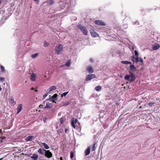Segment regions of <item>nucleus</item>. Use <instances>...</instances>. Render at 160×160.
I'll return each instance as SVG.
<instances>
[{"label":"nucleus","instance_id":"f257e3e1","mask_svg":"<svg viewBox=\"0 0 160 160\" xmlns=\"http://www.w3.org/2000/svg\"><path fill=\"white\" fill-rule=\"evenodd\" d=\"M131 78L130 80V82L134 81L136 79L135 75L132 72H130V75H127L124 77V79L126 80H128L130 78Z\"/></svg>","mask_w":160,"mask_h":160},{"label":"nucleus","instance_id":"f03ea898","mask_svg":"<svg viewBox=\"0 0 160 160\" xmlns=\"http://www.w3.org/2000/svg\"><path fill=\"white\" fill-rule=\"evenodd\" d=\"M63 47L62 45L60 44L57 46L54 49V51L56 54L58 55L60 54L62 51Z\"/></svg>","mask_w":160,"mask_h":160},{"label":"nucleus","instance_id":"7ed1b4c3","mask_svg":"<svg viewBox=\"0 0 160 160\" xmlns=\"http://www.w3.org/2000/svg\"><path fill=\"white\" fill-rule=\"evenodd\" d=\"M78 28L81 30L84 35H87L88 31L85 27L80 24L78 26Z\"/></svg>","mask_w":160,"mask_h":160},{"label":"nucleus","instance_id":"20e7f679","mask_svg":"<svg viewBox=\"0 0 160 160\" xmlns=\"http://www.w3.org/2000/svg\"><path fill=\"white\" fill-rule=\"evenodd\" d=\"M44 155L48 158H50L52 157V154L49 150H46L44 152Z\"/></svg>","mask_w":160,"mask_h":160},{"label":"nucleus","instance_id":"39448f33","mask_svg":"<svg viewBox=\"0 0 160 160\" xmlns=\"http://www.w3.org/2000/svg\"><path fill=\"white\" fill-rule=\"evenodd\" d=\"M94 23L100 26H104L105 25V22L101 20H96L94 21Z\"/></svg>","mask_w":160,"mask_h":160},{"label":"nucleus","instance_id":"423d86ee","mask_svg":"<svg viewBox=\"0 0 160 160\" xmlns=\"http://www.w3.org/2000/svg\"><path fill=\"white\" fill-rule=\"evenodd\" d=\"M95 77L96 76L95 74H89L86 76V80L87 81H88L92 79V78H95Z\"/></svg>","mask_w":160,"mask_h":160},{"label":"nucleus","instance_id":"0eeeda50","mask_svg":"<svg viewBox=\"0 0 160 160\" xmlns=\"http://www.w3.org/2000/svg\"><path fill=\"white\" fill-rule=\"evenodd\" d=\"M78 121V120L76 118H73L71 120V124L72 127H73L74 128H76V126L74 124L76 123Z\"/></svg>","mask_w":160,"mask_h":160},{"label":"nucleus","instance_id":"6e6552de","mask_svg":"<svg viewBox=\"0 0 160 160\" xmlns=\"http://www.w3.org/2000/svg\"><path fill=\"white\" fill-rule=\"evenodd\" d=\"M36 75L34 73H32L30 75V78L32 81H34L36 80Z\"/></svg>","mask_w":160,"mask_h":160},{"label":"nucleus","instance_id":"1a4fd4ad","mask_svg":"<svg viewBox=\"0 0 160 160\" xmlns=\"http://www.w3.org/2000/svg\"><path fill=\"white\" fill-rule=\"evenodd\" d=\"M52 106L53 105L52 103L47 102L46 103V106L44 108H52Z\"/></svg>","mask_w":160,"mask_h":160},{"label":"nucleus","instance_id":"9d476101","mask_svg":"<svg viewBox=\"0 0 160 160\" xmlns=\"http://www.w3.org/2000/svg\"><path fill=\"white\" fill-rule=\"evenodd\" d=\"M87 70L90 73H92L94 71L93 68L91 66H88L87 67Z\"/></svg>","mask_w":160,"mask_h":160},{"label":"nucleus","instance_id":"9b49d317","mask_svg":"<svg viewBox=\"0 0 160 160\" xmlns=\"http://www.w3.org/2000/svg\"><path fill=\"white\" fill-rule=\"evenodd\" d=\"M160 47V45L158 43H155L152 46V48L154 50H156Z\"/></svg>","mask_w":160,"mask_h":160},{"label":"nucleus","instance_id":"f8f14e48","mask_svg":"<svg viewBox=\"0 0 160 160\" xmlns=\"http://www.w3.org/2000/svg\"><path fill=\"white\" fill-rule=\"evenodd\" d=\"M90 33L92 36L93 37H96L98 36V34L93 30L90 31Z\"/></svg>","mask_w":160,"mask_h":160},{"label":"nucleus","instance_id":"ddd939ff","mask_svg":"<svg viewBox=\"0 0 160 160\" xmlns=\"http://www.w3.org/2000/svg\"><path fill=\"white\" fill-rule=\"evenodd\" d=\"M22 104H19L17 107V113H18L22 109Z\"/></svg>","mask_w":160,"mask_h":160},{"label":"nucleus","instance_id":"4468645a","mask_svg":"<svg viewBox=\"0 0 160 160\" xmlns=\"http://www.w3.org/2000/svg\"><path fill=\"white\" fill-rule=\"evenodd\" d=\"M46 151V150L44 149H42L40 148L38 151V152L39 154L44 155V152Z\"/></svg>","mask_w":160,"mask_h":160},{"label":"nucleus","instance_id":"2eb2a0df","mask_svg":"<svg viewBox=\"0 0 160 160\" xmlns=\"http://www.w3.org/2000/svg\"><path fill=\"white\" fill-rule=\"evenodd\" d=\"M38 155L36 154H33L32 155L31 157V158L33 159V160H38Z\"/></svg>","mask_w":160,"mask_h":160},{"label":"nucleus","instance_id":"dca6fc26","mask_svg":"<svg viewBox=\"0 0 160 160\" xmlns=\"http://www.w3.org/2000/svg\"><path fill=\"white\" fill-rule=\"evenodd\" d=\"M90 148L89 147L85 151V154L86 156L88 155L90 152Z\"/></svg>","mask_w":160,"mask_h":160},{"label":"nucleus","instance_id":"f3484780","mask_svg":"<svg viewBox=\"0 0 160 160\" xmlns=\"http://www.w3.org/2000/svg\"><path fill=\"white\" fill-rule=\"evenodd\" d=\"M34 139V136H29L27 137L26 140L27 141H30Z\"/></svg>","mask_w":160,"mask_h":160},{"label":"nucleus","instance_id":"a211bd4d","mask_svg":"<svg viewBox=\"0 0 160 160\" xmlns=\"http://www.w3.org/2000/svg\"><path fill=\"white\" fill-rule=\"evenodd\" d=\"M56 89H57V88L56 86H52L48 90V91L49 92H50L53 90H56Z\"/></svg>","mask_w":160,"mask_h":160},{"label":"nucleus","instance_id":"6ab92c4d","mask_svg":"<svg viewBox=\"0 0 160 160\" xmlns=\"http://www.w3.org/2000/svg\"><path fill=\"white\" fill-rule=\"evenodd\" d=\"M136 62H143V59L141 58H139L138 57H136L135 58Z\"/></svg>","mask_w":160,"mask_h":160},{"label":"nucleus","instance_id":"aec40b11","mask_svg":"<svg viewBox=\"0 0 160 160\" xmlns=\"http://www.w3.org/2000/svg\"><path fill=\"white\" fill-rule=\"evenodd\" d=\"M95 145H96L95 143H93V144L90 146L89 148H90V149H91V151H93L95 150Z\"/></svg>","mask_w":160,"mask_h":160},{"label":"nucleus","instance_id":"412c9836","mask_svg":"<svg viewBox=\"0 0 160 160\" xmlns=\"http://www.w3.org/2000/svg\"><path fill=\"white\" fill-rule=\"evenodd\" d=\"M52 99H53V101L52 102H53L56 103V102L55 101V100H56L58 99L57 97L58 95L57 94H54L52 96Z\"/></svg>","mask_w":160,"mask_h":160},{"label":"nucleus","instance_id":"4be33fe9","mask_svg":"<svg viewBox=\"0 0 160 160\" xmlns=\"http://www.w3.org/2000/svg\"><path fill=\"white\" fill-rule=\"evenodd\" d=\"M130 68L131 70L132 71H135L136 69V68L135 67L134 65H131L130 66Z\"/></svg>","mask_w":160,"mask_h":160},{"label":"nucleus","instance_id":"5701e85b","mask_svg":"<svg viewBox=\"0 0 160 160\" xmlns=\"http://www.w3.org/2000/svg\"><path fill=\"white\" fill-rule=\"evenodd\" d=\"M121 62L123 64H131V62L127 61H121Z\"/></svg>","mask_w":160,"mask_h":160},{"label":"nucleus","instance_id":"b1692460","mask_svg":"<svg viewBox=\"0 0 160 160\" xmlns=\"http://www.w3.org/2000/svg\"><path fill=\"white\" fill-rule=\"evenodd\" d=\"M42 144H43L44 146V148L46 149H48L49 148V146L45 142H42Z\"/></svg>","mask_w":160,"mask_h":160},{"label":"nucleus","instance_id":"393cba45","mask_svg":"<svg viewBox=\"0 0 160 160\" xmlns=\"http://www.w3.org/2000/svg\"><path fill=\"white\" fill-rule=\"evenodd\" d=\"M101 89V87L99 86H97L95 88V90L97 91H99Z\"/></svg>","mask_w":160,"mask_h":160},{"label":"nucleus","instance_id":"a878e982","mask_svg":"<svg viewBox=\"0 0 160 160\" xmlns=\"http://www.w3.org/2000/svg\"><path fill=\"white\" fill-rule=\"evenodd\" d=\"M38 53H35L31 55V57L32 58H35L38 56Z\"/></svg>","mask_w":160,"mask_h":160},{"label":"nucleus","instance_id":"bb28decb","mask_svg":"<svg viewBox=\"0 0 160 160\" xmlns=\"http://www.w3.org/2000/svg\"><path fill=\"white\" fill-rule=\"evenodd\" d=\"M10 102L12 104H13L14 102V99L13 97H11L10 99Z\"/></svg>","mask_w":160,"mask_h":160},{"label":"nucleus","instance_id":"cd10ccee","mask_svg":"<svg viewBox=\"0 0 160 160\" xmlns=\"http://www.w3.org/2000/svg\"><path fill=\"white\" fill-rule=\"evenodd\" d=\"M70 61L69 60H68L67 61L65 65L67 66H69L70 65Z\"/></svg>","mask_w":160,"mask_h":160},{"label":"nucleus","instance_id":"c85d7f7f","mask_svg":"<svg viewBox=\"0 0 160 160\" xmlns=\"http://www.w3.org/2000/svg\"><path fill=\"white\" fill-rule=\"evenodd\" d=\"M68 93V92H63L62 95V97H65Z\"/></svg>","mask_w":160,"mask_h":160},{"label":"nucleus","instance_id":"c756f323","mask_svg":"<svg viewBox=\"0 0 160 160\" xmlns=\"http://www.w3.org/2000/svg\"><path fill=\"white\" fill-rule=\"evenodd\" d=\"M0 68H1V71L2 72H4L5 71L4 68V67H3V66L1 65L0 66Z\"/></svg>","mask_w":160,"mask_h":160},{"label":"nucleus","instance_id":"7c9ffc66","mask_svg":"<svg viewBox=\"0 0 160 160\" xmlns=\"http://www.w3.org/2000/svg\"><path fill=\"white\" fill-rule=\"evenodd\" d=\"M74 157V153L72 152L71 151L70 152V158H72Z\"/></svg>","mask_w":160,"mask_h":160},{"label":"nucleus","instance_id":"2f4dec72","mask_svg":"<svg viewBox=\"0 0 160 160\" xmlns=\"http://www.w3.org/2000/svg\"><path fill=\"white\" fill-rule=\"evenodd\" d=\"M60 122L61 123L63 124L64 123L63 118H60Z\"/></svg>","mask_w":160,"mask_h":160},{"label":"nucleus","instance_id":"473e14b6","mask_svg":"<svg viewBox=\"0 0 160 160\" xmlns=\"http://www.w3.org/2000/svg\"><path fill=\"white\" fill-rule=\"evenodd\" d=\"M134 53H135V56H136V57H138V56L139 55H138V52L136 50L135 51Z\"/></svg>","mask_w":160,"mask_h":160},{"label":"nucleus","instance_id":"72a5a7b5","mask_svg":"<svg viewBox=\"0 0 160 160\" xmlns=\"http://www.w3.org/2000/svg\"><path fill=\"white\" fill-rule=\"evenodd\" d=\"M44 45L45 47H47L49 45V44L46 41H45L44 43Z\"/></svg>","mask_w":160,"mask_h":160},{"label":"nucleus","instance_id":"f704fd0d","mask_svg":"<svg viewBox=\"0 0 160 160\" xmlns=\"http://www.w3.org/2000/svg\"><path fill=\"white\" fill-rule=\"evenodd\" d=\"M154 104V103L152 102H149L148 103V105L151 106H152L153 104Z\"/></svg>","mask_w":160,"mask_h":160},{"label":"nucleus","instance_id":"c9c22d12","mask_svg":"<svg viewBox=\"0 0 160 160\" xmlns=\"http://www.w3.org/2000/svg\"><path fill=\"white\" fill-rule=\"evenodd\" d=\"M4 78H3L2 77H1L0 78V81L3 82L4 81Z\"/></svg>","mask_w":160,"mask_h":160},{"label":"nucleus","instance_id":"e433bc0d","mask_svg":"<svg viewBox=\"0 0 160 160\" xmlns=\"http://www.w3.org/2000/svg\"><path fill=\"white\" fill-rule=\"evenodd\" d=\"M70 104V103L69 102H67L66 103H64V105L65 106H67L68 105H69Z\"/></svg>","mask_w":160,"mask_h":160},{"label":"nucleus","instance_id":"4c0bfd02","mask_svg":"<svg viewBox=\"0 0 160 160\" xmlns=\"http://www.w3.org/2000/svg\"><path fill=\"white\" fill-rule=\"evenodd\" d=\"M48 95V94H45L43 95V99L45 98Z\"/></svg>","mask_w":160,"mask_h":160},{"label":"nucleus","instance_id":"58836bf2","mask_svg":"<svg viewBox=\"0 0 160 160\" xmlns=\"http://www.w3.org/2000/svg\"><path fill=\"white\" fill-rule=\"evenodd\" d=\"M47 118L46 117H44L43 118V121H44V122H46V120H47Z\"/></svg>","mask_w":160,"mask_h":160},{"label":"nucleus","instance_id":"ea45409f","mask_svg":"<svg viewBox=\"0 0 160 160\" xmlns=\"http://www.w3.org/2000/svg\"><path fill=\"white\" fill-rule=\"evenodd\" d=\"M49 100H53V99H52V97H50L48 99Z\"/></svg>","mask_w":160,"mask_h":160},{"label":"nucleus","instance_id":"a19ab883","mask_svg":"<svg viewBox=\"0 0 160 160\" xmlns=\"http://www.w3.org/2000/svg\"><path fill=\"white\" fill-rule=\"evenodd\" d=\"M43 106V104H40L39 106V108H42V106Z\"/></svg>","mask_w":160,"mask_h":160},{"label":"nucleus","instance_id":"79ce46f5","mask_svg":"<svg viewBox=\"0 0 160 160\" xmlns=\"http://www.w3.org/2000/svg\"><path fill=\"white\" fill-rule=\"evenodd\" d=\"M68 131V129L67 128H65V132L66 133H67V131Z\"/></svg>","mask_w":160,"mask_h":160},{"label":"nucleus","instance_id":"37998d69","mask_svg":"<svg viewBox=\"0 0 160 160\" xmlns=\"http://www.w3.org/2000/svg\"><path fill=\"white\" fill-rule=\"evenodd\" d=\"M134 24H137V25H139V23L138 22H136L134 23Z\"/></svg>","mask_w":160,"mask_h":160},{"label":"nucleus","instance_id":"c03bdc74","mask_svg":"<svg viewBox=\"0 0 160 160\" xmlns=\"http://www.w3.org/2000/svg\"><path fill=\"white\" fill-rule=\"evenodd\" d=\"M90 61H91V62H93V59H91H91H90Z\"/></svg>","mask_w":160,"mask_h":160},{"label":"nucleus","instance_id":"a18cd8bd","mask_svg":"<svg viewBox=\"0 0 160 160\" xmlns=\"http://www.w3.org/2000/svg\"><path fill=\"white\" fill-rule=\"evenodd\" d=\"M46 101H44L43 102V104H45V103H46Z\"/></svg>","mask_w":160,"mask_h":160},{"label":"nucleus","instance_id":"49530a36","mask_svg":"<svg viewBox=\"0 0 160 160\" xmlns=\"http://www.w3.org/2000/svg\"><path fill=\"white\" fill-rule=\"evenodd\" d=\"M60 160H62V157H61L60 158Z\"/></svg>","mask_w":160,"mask_h":160},{"label":"nucleus","instance_id":"de8ad7c7","mask_svg":"<svg viewBox=\"0 0 160 160\" xmlns=\"http://www.w3.org/2000/svg\"><path fill=\"white\" fill-rule=\"evenodd\" d=\"M18 151H22V150H21V149H18Z\"/></svg>","mask_w":160,"mask_h":160},{"label":"nucleus","instance_id":"09e8293b","mask_svg":"<svg viewBox=\"0 0 160 160\" xmlns=\"http://www.w3.org/2000/svg\"><path fill=\"white\" fill-rule=\"evenodd\" d=\"M2 132V130L0 129V133H1Z\"/></svg>","mask_w":160,"mask_h":160},{"label":"nucleus","instance_id":"8fccbe9b","mask_svg":"<svg viewBox=\"0 0 160 160\" xmlns=\"http://www.w3.org/2000/svg\"><path fill=\"white\" fill-rule=\"evenodd\" d=\"M38 0H34V1L37 2L38 1Z\"/></svg>","mask_w":160,"mask_h":160},{"label":"nucleus","instance_id":"3c124183","mask_svg":"<svg viewBox=\"0 0 160 160\" xmlns=\"http://www.w3.org/2000/svg\"><path fill=\"white\" fill-rule=\"evenodd\" d=\"M34 88H32V90H34Z\"/></svg>","mask_w":160,"mask_h":160},{"label":"nucleus","instance_id":"603ef678","mask_svg":"<svg viewBox=\"0 0 160 160\" xmlns=\"http://www.w3.org/2000/svg\"><path fill=\"white\" fill-rule=\"evenodd\" d=\"M52 1H51V2H50V4H51L52 3Z\"/></svg>","mask_w":160,"mask_h":160},{"label":"nucleus","instance_id":"864d4df0","mask_svg":"<svg viewBox=\"0 0 160 160\" xmlns=\"http://www.w3.org/2000/svg\"><path fill=\"white\" fill-rule=\"evenodd\" d=\"M4 137H2V139H4Z\"/></svg>","mask_w":160,"mask_h":160},{"label":"nucleus","instance_id":"5fc2aeb1","mask_svg":"<svg viewBox=\"0 0 160 160\" xmlns=\"http://www.w3.org/2000/svg\"><path fill=\"white\" fill-rule=\"evenodd\" d=\"M35 92H37V90H35Z\"/></svg>","mask_w":160,"mask_h":160},{"label":"nucleus","instance_id":"6e6d98bb","mask_svg":"<svg viewBox=\"0 0 160 160\" xmlns=\"http://www.w3.org/2000/svg\"><path fill=\"white\" fill-rule=\"evenodd\" d=\"M44 77H46V76L45 75V76H44Z\"/></svg>","mask_w":160,"mask_h":160},{"label":"nucleus","instance_id":"4d7b16f0","mask_svg":"<svg viewBox=\"0 0 160 160\" xmlns=\"http://www.w3.org/2000/svg\"><path fill=\"white\" fill-rule=\"evenodd\" d=\"M2 159V158L0 159V160H1Z\"/></svg>","mask_w":160,"mask_h":160}]
</instances>
